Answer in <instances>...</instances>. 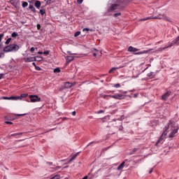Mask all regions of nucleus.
Returning <instances> with one entry per match:
<instances>
[{
    "instance_id": "f257e3e1",
    "label": "nucleus",
    "mask_w": 179,
    "mask_h": 179,
    "mask_svg": "<svg viewBox=\"0 0 179 179\" xmlns=\"http://www.w3.org/2000/svg\"><path fill=\"white\" fill-rule=\"evenodd\" d=\"M179 127L175 123L174 121L170 120L167 126L165 127L164 131H163L162 136L159 137L157 143H160L162 141H164L166 139V136H167L168 132H170L169 135V138H174L176 134L178 132Z\"/></svg>"
},
{
    "instance_id": "f03ea898",
    "label": "nucleus",
    "mask_w": 179,
    "mask_h": 179,
    "mask_svg": "<svg viewBox=\"0 0 179 179\" xmlns=\"http://www.w3.org/2000/svg\"><path fill=\"white\" fill-rule=\"evenodd\" d=\"M128 51L129 52H134V55H142L143 54H148L149 52V50H143V51L138 52L139 51V49L136 48H134L132 46L129 47Z\"/></svg>"
},
{
    "instance_id": "7ed1b4c3",
    "label": "nucleus",
    "mask_w": 179,
    "mask_h": 179,
    "mask_svg": "<svg viewBox=\"0 0 179 179\" xmlns=\"http://www.w3.org/2000/svg\"><path fill=\"white\" fill-rule=\"evenodd\" d=\"M19 50V45L16 44H12L8 46H6L3 48L4 52H10L11 51H17Z\"/></svg>"
},
{
    "instance_id": "20e7f679",
    "label": "nucleus",
    "mask_w": 179,
    "mask_h": 179,
    "mask_svg": "<svg viewBox=\"0 0 179 179\" xmlns=\"http://www.w3.org/2000/svg\"><path fill=\"white\" fill-rule=\"evenodd\" d=\"M29 97L31 100V103H37L38 101H41V98L38 97L37 95H29Z\"/></svg>"
},
{
    "instance_id": "39448f33",
    "label": "nucleus",
    "mask_w": 179,
    "mask_h": 179,
    "mask_svg": "<svg viewBox=\"0 0 179 179\" xmlns=\"http://www.w3.org/2000/svg\"><path fill=\"white\" fill-rule=\"evenodd\" d=\"M73 85H75V83L73 84L69 82H66L64 83V86L60 88V90H64V89H71Z\"/></svg>"
},
{
    "instance_id": "423d86ee",
    "label": "nucleus",
    "mask_w": 179,
    "mask_h": 179,
    "mask_svg": "<svg viewBox=\"0 0 179 179\" xmlns=\"http://www.w3.org/2000/svg\"><path fill=\"white\" fill-rule=\"evenodd\" d=\"M24 62H34V61H37L36 57H29L24 58Z\"/></svg>"
},
{
    "instance_id": "0eeeda50",
    "label": "nucleus",
    "mask_w": 179,
    "mask_h": 179,
    "mask_svg": "<svg viewBox=\"0 0 179 179\" xmlns=\"http://www.w3.org/2000/svg\"><path fill=\"white\" fill-rule=\"evenodd\" d=\"M112 99H115L116 100H122V99H124V94H116L115 95L110 96Z\"/></svg>"
},
{
    "instance_id": "6e6552de",
    "label": "nucleus",
    "mask_w": 179,
    "mask_h": 179,
    "mask_svg": "<svg viewBox=\"0 0 179 179\" xmlns=\"http://www.w3.org/2000/svg\"><path fill=\"white\" fill-rule=\"evenodd\" d=\"M157 19H164V20H166L167 22H171V18L166 17V15H164L159 14L157 17Z\"/></svg>"
},
{
    "instance_id": "1a4fd4ad",
    "label": "nucleus",
    "mask_w": 179,
    "mask_h": 179,
    "mask_svg": "<svg viewBox=\"0 0 179 179\" xmlns=\"http://www.w3.org/2000/svg\"><path fill=\"white\" fill-rule=\"evenodd\" d=\"M170 97V92H166L162 96V100H167Z\"/></svg>"
},
{
    "instance_id": "9d476101",
    "label": "nucleus",
    "mask_w": 179,
    "mask_h": 179,
    "mask_svg": "<svg viewBox=\"0 0 179 179\" xmlns=\"http://www.w3.org/2000/svg\"><path fill=\"white\" fill-rule=\"evenodd\" d=\"M74 59H75V57L73 56L66 57V60L67 64H69V62H71V61H73Z\"/></svg>"
},
{
    "instance_id": "9b49d317",
    "label": "nucleus",
    "mask_w": 179,
    "mask_h": 179,
    "mask_svg": "<svg viewBox=\"0 0 179 179\" xmlns=\"http://www.w3.org/2000/svg\"><path fill=\"white\" fill-rule=\"evenodd\" d=\"M118 6L117 4H113L110 8L108 9V12H111L113 10H115V9H117V7Z\"/></svg>"
},
{
    "instance_id": "f8f14e48",
    "label": "nucleus",
    "mask_w": 179,
    "mask_h": 179,
    "mask_svg": "<svg viewBox=\"0 0 179 179\" xmlns=\"http://www.w3.org/2000/svg\"><path fill=\"white\" fill-rule=\"evenodd\" d=\"M124 166H125V162H123L122 163H121L120 165L117 166V170L120 171L121 170H122V169H124Z\"/></svg>"
},
{
    "instance_id": "ddd939ff",
    "label": "nucleus",
    "mask_w": 179,
    "mask_h": 179,
    "mask_svg": "<svg viewBox=\"0 0 179 179\" xmlns=\"http://www.w3.org/2000/svg\"><path fill=\"white\" fill-rule=\"evenodd\" d=\"M35 6L37 8V9H40V6H41V2L40 1L36 0L35 1Z\"/></svg>"
},
{
    "instance_id": "4468645a",
    "label": "nucleus",
    "mask_w": 179,
    "mask_h": 179,
    "mask_svg": "<svg viewBox=\"0 0 179 179\" xmlns=\"http://www.w3.org/2000/svg\"><path fill=\"white\" fill-rule=\"evenodd\" d=\"M92 52H93V57H97V55L99 54V50L96 48H94L92 50Z\"/></svg>"
},
{
    "instance_id": "2eb2a0df",
    "label": "nucleus",
    "mask_w": 179,
    "mask_h": 179,
    "mask_svg": "<svg viewBox=\"0 0 179 179\" xmlns=\"http://www.w3.org/2000/svg\"><path fill=\"white\" fill-rule=\"evenodd\" d=\"M122 68V66L120 67H113L112 68L110 71H109V73H113L114 72V71H117V69H120Z\"/></svg>"
},
{
    "instance_id": "dca6fc26",
    "label": "nucleus",
    "mask_w": 179,
    "mask_h": 179,
    "mask_svg": "<svg viewBox=\"0 0 179 179\" xmlns=\"http://www.w3.org/2000/svg\"><path fill=\"white\" fill-rule=\"evenodd\" d=\"M20 97H19V96H10V100H15V101H17V100H20Z\"/></svg>"
},
{
    "instance_id": "f3484780",
    "label": "nucleus",
    "mask_w": 179,
    "mask_h": 179,
    "mask_svg": "<svg viewBox=\"0 0 179 179\" xmlns=\"http://www.w3.org/2000/svg\"><path fill=\"white\" fill-rule=\"evenodd\" d=\"M54 73H59L61 72V69L59 68H56L53 71Z\"/></svg>"
},
{
    "instance_id": "a211bd4d",
    "label": "nucleus",
    "mask_w": 179,
    "mask_h": 179,
    "mask_svg": "<svg viewBox=\"0 0 179 179\" xmlns=\"http://www.w3.org/2000/svg\"><path fill=\"white\" fill-rule=\"evenodd\" d=\"M29 96L28 94H21V95L19 96L20 97V100H22V99L24 98V97H27Z\"/></svg>"
},
{
    "instance_id": "6ab92c4d",
    "label": "nucleus",
    "mask_w": 179,
    "mask_h": 179,
    "mask_svg": "<svg viewBox=\"0 0 179 179\" xmlns=\"http://www.w3.org/2000/svg\"><path fill=\"white\" fill-rule=\"evenodd\" d=\"M55 0H48L46 1V5H51V3H54Z\"/></svg>"
},
{
    "instance_id": "aec40b11",
    "label": "nucleus",
    "mask_w": 179,
    "mask_h": 179,
    "mask_svg": "<svg viewBox=\"0 0 179 179\" xmlns=\"http://www.w3.org/2000/svg\"><path fill=\"white\" fill-rule=\"evenodd\" d=\"M28 6H29V3L26 1H24L22 4V8H27Z\"/></svg>"
},
{
    "instance_id": "412c9836",
    "label": "nucleus",
    "mask_w": 179,
    "mask_h": 179,
    "mask_svg": "<svg viewBox=\"0 0 179 179\" xmlns=\"http://www.w3.org/2000/svg\"><path fill=\"white\" fill-rule=\"evenodd\" d=\"M39 12L42 16H44V15H45V9H41Z\"/></svg>"
},
{
    "instance_id": "4be33fe9",
    "label": "nucleus",
    "mask_w": 179,
    "mask_h": 179,
    "mask_svg": "<svg viewBox=\"0 0 179 179\" xmlns=\"http://www.w3.org/2000/svg\"><path fill=\"white\" fill-rule=\"evenodd\" d=\"M29 9H31V10H32V12L36 11V8H34V6L33 5H29Z\"/></svg>"
},
{
    "instance_id": "5701e85b",
    "label": "nucleus",
    "mask_w": 179,
    "mask_h": 179,
    "mask_svg": "<svg viewBox=\"0 0 179 179\" xmlns=\"http://www.w3.org/2000/svg\"><path fill=\"white\" fill-rule=\"evenodd\" d=\"M10 100V96L8 97V96H2L1 98H0V100Z\"/></svg>"
},
{
    "instance_id": "b1692460",
    "label": "nucleus",
    "mask_w": 179,
    "mask_h": 179,
    "mask_svg": "<svg viewBox=\"0 0 179 179\" xmlns=\"http://www.w3.org/2000/svg\"><path fill=\"white\" fill-rule=\"evenodd\" d=\"M59 178H61V176L59 175H56L52 178H51L50 179H59Z\"/></svg>"
},
{
    "instance_id": "393cba45",
    "label": "nucleus",
    "mask_w": 179,
    "mask_h": 179,
    "mask_svg": "<svg viewBox=\"0 0 179 179\" xmlns=\"http://www.w3.org/2000/svg\"><path fill=\"white\" fill-rule=\"evenodd\" d=\"M20 135H22V133H16L11 135V136H20Z\"/></svg>"
},
{
    "instance_id": "a878e982",
    "label": "nucleus",
    "mask_w": 179,
    "mask_h": 179,
    "mask_svg": "<svg viewBox=\"0 0 179 179\" xmlns=\"http://www.w3.org/2000/svg\"><path fill=\"white\" fill-rule=\"evenodd\" d=\"M76 156H78V154H76L74 156H73V157L70 159L69 162H72V161L75 160V159H76Z\"/></svg>"
},
{
    "instance_id": "bb28decb",
    "label": "nucleus",
    "mask_w": 179,
    "mask_h": 179,
    "mask_svg": "<svg viewBox=\"0 0 179 179\" xmlns=\"http://www.w3.org/2000/svg\"><path fill=\"white\" fill-rule=\"evenodd\" d=\"M78 36H80V31H77L74 34V37H78Z\"/></svg>"
},
{
    "instance_id": "cd10ccee",
    "label": "nucleus",
    "mask_w": 179,
    "mask_h": 179,
    "mask_svg": "<svg viewBox=\"0 0 179 179\" xmlns=\"http://www.w3.org/2000/svg\"><path fill=\"white\" fill-rule=\"evenodd\" d=\"M11 36H12V37H17V33L13 32V33L11 34Z\"/></svg>"
},
{
    "instance_id": "c85d7f7f",
    "label": "nucleus",
    "mask_w": 179,
    "mask_h": 179,
    "mask_svg": "<svg viewBox=\"0 0 179 179\" xmlns=\"http://www.w3.org/2000/svg\"><path fill=\"white\" fill-rule=\"evenodd\" d=\"M43 54H44V55H48V54H50V51L47 50L43 52Z\"/></svg>"
},
{
    "instance_id": "c756f323",
    "label": "nucleus",
    "mask_w": 179,
    "mask_h": 179,
    "mask_svg": "<svg viewBox=\"0 0 179 179\" xmlns=\"http://www.w3.org/2000/svg\"><path fill=\"white\" fill-rule=\"evenodd\" d=\"M117 16H121V13H115V14L114 15V17H117Z\"/></svg>"
},
{
    "instance_id": "7c9ffc66",
    "label": "nucleus",
    "mask_w": 179,
    "mask_h": 179,
    "mask_svg": "<svg viewBox=\"0 0 179 179\" xmlns=\"http://www.w3.org/2000/svg\"><path fill=\"white\" fill-rule=\"evenodd\" d=\"M150 19H152V18L150 17H145V18H143V19H142L141 20H149Z\"/></svg>"
},
{
    "instance_id": "2f4dec72",
    "label": "nucleus",
    "mask_w": 179,
    "mask_h": 179,
    "mask_svg": "<svg viewBox=\"0 0 179 179\" xmlns=\"http://www.w3.org/2000/svg\"><path fill=\"white\" fill-rule=\"evenodd\" d=\"M104 113V110H99L98 112H96V114H103Z\"/></svg>"
},
{
    "instance_id": "473e14b6",
    "label": "nucleus",
    "mask_w": 179,
    "mask_h": 179,
    "mask_svg": "<svg viewBox=\"0 0 179 179\" xmlns=\"http://www.w3.org/2000/svg\"><path fill=\"white\" fill-rule=\"evenodd\" d=\"M24 115H26V113H24V114H17V117H24Z\"/></svg>"
},
{
    "instance_id": "72a5a7b5",
    "label": "nucleus",
    "mask_w": 179,
    "mask_h": 179,
    "mask_svg": "<svg viewBox=\"0 0 179 179\" xmlns=\"http://www.w3.org/2000/svg\"><path fill=\"white\" fill-rule=\"evenodd\" d=\"M10 38H9L8 39H7V41H6V44H9V43H10Z\"/></svg>"
},
{
    "instance_id": "f704fd0d",
    "label": "nucleus",
    "mask_w": 179,
    "mask_h": 179,
    "mask_svg": "<svg viewBox=\"0 0 179 179\" xmlns=\"http://www.w3.org/2000/svg\"><path fill=\"white\" fill-rule=\"evenodd\" d=\"M35 69H36V71H41V69L40 68V66H36L35 67Z\"/></svg>"
},
{
    "instance_id": "c9c22d12",
    "label": "nucleus",
    "mask_w": 179,
    "mask_h": 179,
    "mask_svg": "<svg viewBox=\"0 0 179 179\" xmlns=\"http://www.w3.org/2000/svg\"><path fill=\"white\" fill-rule=\"evenodd\" d=\"M78 3H79V5H80V3H82V2H83V0H77Z\"/></svg>"
},
{
    "instance_id": "e433bc0d",
    "label": "nucleus",
    "mask_w": 179,
    "mask_h": 179,
    "mask_svg": "<svg viewBox=\"0 0 179 179\" xmlns=\"http://www.w3.org/2000/svg\"><path fill=\"white\" fill-rule=\"evenodd\" d=\"M120 84H115V85H114V87H120Z\"/></svg>"
},
{
    "instance_id": "4c0bfd02",
    "label": "nucleus",
    "mask_w": 179,
    "mask_h": 179,
    "mask_svg": "<svg viewBox=\"0 0 179 179\" xmlns=\"http://www.w3.org/2000/svg\"><path fill=\"white\" fill-rule=\"evenodd\" d=\"M101 97H102V99H106V97H108V95H101Z\"/></svg>"
},
{
    "instance_id": "58836bf2",
    "label": "nucleus",
    "mask_w": 179,
    "mask_h": 179,
    "mask_svg": "<svg viewBox=\"0 0 179 179\" xmlns=\"http://www.w3.org/2000/svg\"><path fill=\"white\" fill-rule=\"evenodd\" d=\"M6 124H8V125H12V124H13L12 122H6Z\"/></svg>"
},
{
    "instance_id": "ea45409f",
    "label": "nucleus",
    "mask_w": 179,
    "mask_h": 179,
    "mask_svg": "<svg viewBox=\"0 0 179 179\" xmlns=\"http://www.w3.org/2000/svg\"><path fill=\"white\" fill-rule=\"evenodd\" d=\"M3 37V34H0V42L2 41V38Z\"/></svg>"
},
{
    "instance_id": "a19ab883",
    "label": "nucleus",
    "mask_w": 179,
    "mask_h": 179,
    "mask_svg": "<svg viewBox=\"0 0 179 179\" xmlns=\"http://www.w3.org/2000/svg\"><path fill=\"white\" fill-rule=\"evenodd\" d=\"M36 58H38V61H43V57H36Z\"/></svg>"
},
{
    "instance_id": "79ce46f5",
    "label": "nucleus",
    "mask_w": 179,
    "mask_h": 179,
    "mask_svg": "<svg viewBox=\"0 0 179 179\" xmlns=\"http://www.w3.org/2000/svg\"><path fill=\"white\" fill-rule=\"evenodd\" d=\"M83 31H89V28H85Z\"/></svg>"
},
{
    "instance_id": "37998d69",
    "label": "nucleus",
    "mask_w": 179,
    "mask_h": 179,
    "mask_svg": "<svg viewBox=\"0 0 179 179\" xmlns=\"http://www.w3.org/2000/svg\"><path fill=\"white\" fill-rule=\"evenodd\" d=\"M30 51L31 52H34V48H31Z\"/></svg>"
},
{
    "instance_id": "c03bdc74",
    "label": "nucleus",
    "mask_w": 179,
    "mask_h": 179,
    "mask_svg": "<svg viewBox=\"0 0 179 179\" xmlns=\"http://www.w3.org/2000/svg\"><path fill=\"white\" fill-rule=\"evenodd\" d=\"M72 115H76V111H73L72 112Z\"/></svg>"
},
{
    "instance_id": "a18cd8bd",
    "label": "nucleus",
    "mask_w": 179,
    "mask_h": 179,
    "mask_svg": "<svg viewBox=\"0 0 179 179\" xmlns=\"http://www.w3.org/2000/svg\"><path fill=\"white\" fill-rule=\"evenodd\" d=\"M152 173H153V169H151V170L149 171V173H150V174H152Z\"/></svg>"
},
{
    "instance_id": "49530a36",
    "label": "nucleus",
    "mask_w": 179,
    "mask_h": 179,
    "mask_svg": "<svg viewBox=\"0 0 179 179\" xmlns=\"http://www.w3.org/2000/svg\"><path fill=\"white\" fill-rule=\"evenodd\" d=\"M32 65H34V66L36 68V66H37V65H36V63L33 62Z\"/></svg>"
},
{
    "instance_id": "de8ad7c7",
    "label": "nucleus",
    "mask_w": 179,
    "mask_h": 179,
    "mask_svg": "<svg viewBox=\"0 0 179 179\" xmlns=\"http://www.w3.org/2000/svg\"><path fill=\"white\" fill-rule=\"evenodd\" d=\"M2 78H3V74H0V79H2Z\"/></svg>"
},
{
    "instance_id": "09e8293b",
    "label": "nucleus",
    "mask_w": 179,
    "mask_h": 179,
    "mask_svg": "<svg viewBox=\"0 0 179 179\" xmlns=\"http://www.w3.org/2000/svg\"><path fill=\"white\" fill-rule=\"evenodd\" d=\"M38 54H39L40 55H41V54H43V52H38Z\"/></svg>"
},
{
    "instance_id": "8fccbe9b",
    "label": "nucleus",
    "mask_w": 179,
    "mask_h": 179,
    "mask_svg": "<svg viewBox=\"0 0 179 179\" xmlns=\"http://www.w3.org/2000/svg\"><path fill=\"white\" fill-rule=\"evenodd\" d=\"M148 76H152V73H148Z\"/></svg>"
},
{
    "instance_id": "3c124183",
    "label": "nucleus",
    "mask_w": 179,
    "mask_h": 179,
    "mask_svg": "<svg viewBox=\"0 0 179 179\" xmlns=\"http://www.w3.org/2000/svg\"><path fill=\"white\" fill-rule=\"evenodd\" d=\"M83 179H87V176H85Z\"/></svg>"
},
{
    "instance_id": "603ef678",
    "label": "nucleus",
    "mask_w": 179,
    "mask_h": 179,
    "mask_svg": "<svg viewBox=\"0 0 179 179\" xmlns=\"http://www.w3.org/2000/svg\"><path fill=\"white\" fill-rule=\"evenodd\" d=\"M37 28H38V29H40V24H38V25H37Z\"/></svg>"
},
{
    "instance_id": "864d4df0",
    "label": "nucleus",
    "mask_w": 179,
    "mask_h": 179,
    "mask_svg": "<svg viewBox=\"0 0 179 179\" xmlns=\"http://www.w3.org/2000/svg\"><path fill=\"white\" fill-rule=\"evenodd\" d=\"M124 94H127V92H122Z\"/></svg>"
},
{
    "instance_id": "5fc2aeb1",
    "label": "nucleus",
    "mask_w": 179,
    "mask_h": 179,
    "mask_svg": "<svg viewBox=\"0 0 179 179\" xmlns=\"http://www.w3.org/2000/svg\"><path fill=\"white\" fill-rule=\"evenodd\" d=\"M134 97H138V94H134Z\"/></svg>"
},
{
    "instance_id": "6e6d98bb",
    "label": "nucleus",
    "mask_w": 179,
    "mask_h": 179,
    "mask_svg": "<svg viewBox=\"0 0 179 179\" xmlns=\"http://www.w3.org/2000/svg\"><path fill=\"white\" fill-rule=\"evenodd\" d=\"M92 143H96V142H92L90 143V145H92Z\"/></svg>"
},
{
    "instance_id": "4d7b16f0",
    "label": "nucleus",
    "mask_w": 179,
    "mask_h": 179,
    "mask_svg": "<svg viewBox=\"0 0 179 179\" xmlns=\"http://www.w3.org/2000/svg\"><path fill=\"white\" fill-rule=\"evenodd\" d=\"M136 150H138V149H136V148H134V152H136Z\"/></svg>"
},
{
    "instance_id": "13d9d810",
    "label": "nucleus",
    "mask_w": 179,
    "mask_h": 179,
    "mask_svg": "<svg viewBox=\"0 0 179 179\" xmlns=\"http://www.w3.org/2000/svg\"><path fill=\"white\" fill-rule=\"evenodd\" d=\"M63 120H66V117H64Z\"/></svg>"
}]
</instances>
